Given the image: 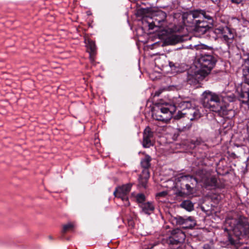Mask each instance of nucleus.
I'll return each mask as SVG.
<instances>
[{
  "mask_svg": "<svg viewBox=\"0 0 249 249\" xmlns=\"http://www.w3.org/2000/svg\"><path fill=\"white\" fill-rule=\"evenodd\" d=\"M203 96V106L217 113L220 116L224 115L226 113V107L221 101L232 102L234 99L233 95L224 96L211 91L204 92Z\"/></svg>",
  "mask_w": 249,
  "mask_h": 249,
  "instance_id": "obj_4",
  "label": "nucleus"
},
{
  "mask_svg": "<svg viewBox=\"0 0 249 249\" xmlns=\"http://www.w3.org/2000/svg\"><path fill=\"white\" fill-rule=\"evenodd\" d=\"M74 228V225L72 223H69L66 225H64L63 226L62 232L66 233L68 231L72 230Z\"/></svg>",
  "mask_w": 249,
  "mask_h": 249,
  "instance_id": "obj_23",
  "label": "nucleus"
},
{
  "mask_svg": "<svg viewBox=\"0 0 249 249\" xmlns=\"http://www.w3.org/2000/svg\"><path fill=\"white\" fill-rule=\"evenodd\" d=\"M193 106V104L190 100L182 101L178 103V107L184 112L188 110L189 108H191Z\"/></svg>",
  "mask_w": 249,
  "mask_h": 249,
  "instance_id": "obj_17",
  "label": "nucleus"
},
{
  "mask_svg": "<svg viewBox=\"0 0 249 249\" xmlns=\"http://www.w3.org/2000/svg\"><path fill=\"white\" fill-rule=\"evenodd\" d=\"M169 66L171 67V68H172L173 67H176L175 66V64L174 63H173V62H169Z\"/></svg>",
  "mask_w": 249,
  "mask_h": 249,
  "instance_id": "obj_30",
  "label": "nucleus"
},
{
  "mask_svg": "<svg viewBox=\"0 0 249 249\" xmlns=\"http://www.w3.org/2000/svg\"><path fill=\"white\" fill-rule=\"evenodd\" d=\"M185 219V217H183L179 215H177L176 216H172L171 218V221L173 225L176 226H182L183 227L184 225Z\"/></svg>",
  "mask_w": 249,
  "mask_h": 249,
  "instance_id": "obj_21",
  "label": "nucleus"
},
{
  "mask_svg": "<svg viewBox=\"0 0 249 249\" xmlns=\"http://www.w3.org/2000/svg\"><path fill=\"white\" fill-rule=\"evenodd\" d=\"M226 223L233 232V235H229L228 240L231 244L235 245V249H238L239 239L249 237V222L246 218L240 216L238 219H228Z\"/></svg>",
  "mask_w": 249,
  "mask_h": 249,
  "instance_id": "obj_2",
  "label": "nucleus"
},
{
  "mask_svg": "<svg viewBox=\"0 0 249 249\" xmlns=\"http://www.w3.org/2000/svg\"><path fill=\"white\" fill-rule=\"evenodd\" d=\"M183 41V37L178 35H172L167 39V41L170 44L175 45Z\"/></svg>",
  "mask_w": 249,
  "mask_h": 249,
  "instance_id": "obj_19",
  "label": "nucleus"
},
{
  "mask_svg": "<svg viewBox=\"0 0 249 249\" xmlns=\"http://www.w3.org/2000/svg\"><path fill=\"white\" fill-rule=\"evenodd\" d=\"M88 42L87 48L89 53V59L91 63H93L96 54V46L95 42L91 39H88Z\"/></svg>",
  "mask_w": 249,
  "mask_h": 249,
  "instance_id": "obj_14",
  "label": "nucleus"
},
{
  "mask_svg": "<svg viewBox=\"0 0 249 249\" xmlns=\"http://www.w3.org/2000/svg\"><path fill=\"white\" fill-rule=\"evenodd\" d=\"M185 187L186 189L188 191V192H191L192 190V188L191 187L189 184L186 183L185 184Z\"/></svg>",
  "mask_w": 249,
  "mask_h": 249,
  "instance_id": "obj_28",
  "label": "nucleus"
},
{
  "mask_svg": "<svg viewBox=\"0 0 249 249\" xmlns=\"http://www.w3.org/2000/svg\"><path fill=\"white\" fill-rule=\"evenodd\" d=\"M203 96V106L217 113L220 116L224 115L226 113V107L221 101L232 102L234 99L233 95L224 96L211 91L204 92Z\"/></svg>",
  "mask_w": 249,
  "mask_h": 249,
  "instance_id": "obj_3",
  "label": "nucleus"
},
{
  "mask_svg": "<svg viewBox=\"0 0 249 249\" xmlns=\"http://www.w3.org/2000/svg\"><path fill=\"white\" fill-rule=\"evenodd\" d=\"M153 132L149 126H147L143 132L142 145L144 148H149L153 145Z\"/></svg>",
  "mask_w": 249,
  "mask_h": 249,
  "instance_id": "obj_12",
  "label": "nucleus"
},
{
  "mask_svg": "<svg viewBox=\"0 0 249 249\" xmlns=\"http://www.w3.org/2000/svg\"><path fill=\"white\" fill-rule=\"evenodd\" d=\"M184 115H186L188 119H190L191 121H196L199 119L202 116L199 109L197 107H194L193 106L189 108L186 111L182 112L178 111L175 118L176 119H179L181 118Z\"/></svg>",
  "mask_w": 249,
  "mask_h": 249,
  "instance_id": "obj_11",
  "label": "nucleus"
},
{
  "mask_svg": "<svg viewBox=\"0 0 249 249\" xmlns=\"http://www.w3.org/2000/svg\"><path fill=\"white\" fill-rule=\"evenodd\" d=\"M243 59V66L249 67V53L244 54Z\"/></svg>",
  "mask_w": 249,
  "mask_h": 249,
  "instance_id": "obj_26",
  "label": "nucleus"
},
{
  "mask_svg": "<svg viewBox=\"0 0 249 249\" xmlns=\"http://www.w3.org/2000/svg\"><path fill=\"white\" fill-rule=\"evenodd\" d=\"M166 14L162 11L156 13L152 18V21L148 22L149 29L153 30L155 27L160 28L163 26L166 22Z\"/></svg>",
  "mask_w": 249,
  "mask_h": 249,
  "instance_id": "obj_10",
  "label": "nucleus"
},
{
  "mask_svg": "<svg viewBox=\"0 0 249 249\" xmlns=\"http://www.w3.org/2000/svg\"><path fill=\"white\" fill-rule=\"evenodd\" d=\"M196 225V222L193 217L185 218L183 228L184 229H192Z\"/></svg>",
  "mask_w": 249,
  "mask_h": 249,
  "instance_id": "obj_18",
  "label": "nucleus"
},
{
  "mask_svg": "<svg viewBox=\"0 0 249 249\" xmlns=\"http://www.w3.org/2000/svg\"><path fill=\"white\" fill-rule=\"evenodd\" d=\"M249 249V247H244L243 248H241V249Z\"/></svg>",
  "mask_w": 249,
  "mask_h": 249,
  "instance_id": "obj_31",
  "label": "nucleus"
},
{
  "mask_svg": "<svg viewBox=\"0 0 249 249\" xmlns=\"http://www.w3.org/2000/svg\"><path fill=\"white\" fill-rule=\"evenodd\" d=\"M142 212L145 214L150 215L153 213L155 206L152 202H147L140 205Z\"/></svg>",
  "mask_w": 249,
  "mask_h": 249,
  "instance_id": "obj_16",
  "label": "nucleus"
},
{
  "mask_svg": "<svg viewBox=\"0 0 249 249\" xmlns=\"http://www.w3.org/2000/svg\"><path fill=\"white\" fill-rule=\"evenodd\" d=\"M176 110L175 106L166 105L155 110L152 114V117L156 120L167 123L170 120Z\"/></svg>",
  "mask_w": 249,
  "mask_h": 249,
  "instance_id": "obj_7",
  "label": "nucleus"
},
{
  "mask_svg": "<svg viewBox=\"0 0 249 249\" xmlns=\"http://www.w3.org/2000/svg\"><path fill=\"white\" fill-rule=\"evenodd\" d=\"M136 200L139 203H143L145 199V196L143 194H139L136 196Z\"/></svg>",
  "mask_w": 249,
  "mask_h": 249,
  "instance_id": "obj_25",
  "label": "nucleus"
},
{
  "mask_svg": "<svg viewBox=\"0 0 249 249\" xmlns=\"http://www.w3.org/2000/svg\"><path fill=\"white\" fill-rule=\"evenodd\" d=\"M180 205L181 208L189 212H191L194 209L193 203L189 200L183 201Z\"/></svg>",
  "mask_w": 249,
  "mask_h": 249,
  "instance_id": "obj_22",
  "label": "nucleus"
},
{
  "mask_svg": "<svg viewBox=\"0 0 249 249\" xmlns=\"http://www.w3.org/2000/svg\"><path fill=\"white\" fill-rule=\"evenodd\" d=\"M220 31L222 34V38L228 46H230L233 42L235 36L234 33L228 27L222 28Z\"/></svg>",
  "mask_w": 249,
  "mask_h": 249,
  "instance_id": "obj_13",
  "label": "nucleus"
},
{
  "mask_svg": "<svg viewBox=\"0 0 249 249\" xmlns=\"http://www.w3.org/2000/svg\"><path fill=\"white\" fill-rule=\"evenodd\" d=\"M150 177L149 171L142 170L139 178V185L143 188L147 187V184Z\"/></svg>",
  "mask_w": 249,
  "mask_h": 249,
  "instance_id": "obj_15",
  "label": "nucleus"
},
{
  "mask_svg": "<svg viewBox=\"0 0 249 249\" xmlns=\"http://www.w3.org/2000/svg\"><path fill=\"white\" fill-rule=\"evenodd\" d=\"M196 177H193L190 175H180L178 177V181H186L190 182L191 184H196L198 182H202L206 187L210 186L216 187L217 186V179L214 177L209 178L206 175L205 171L199 170L196 172Z\"/></svg>",
  "mask_w": 249,
  "mask_h": 249,
  "instance_id": "obj_6",
  "label": "nucleus"
},
{
  "mask_svg": "<svg viewBox=\"0 0 249 249\" xmlns=\"http://www.w3.org/2000/svg\"><path fill=\"white\" fill-rule=\"evenodd\" d=\"M151 158L149 155H146L145 157L142 159L141 164L142 167L143 168V170L149 171L148 169L150 166V161Z\"/></svg>",
  "mask_w": 249,
  "mask_h": 249,
  "instance_id": "obj_20",
  "label": "nucleus"
},
{
  "mask_svg": "<svg viewBox=\"0 0 249 249\" xmlns=\"http://www.w3.org/2000/svg\"><path fill=\"white\" fill-rule=\"evenodd\" d=\"M197 50H201L200 57L198 58L199 69L194 74L188 76V81L194 83L198 82L208 75L214 66L216 58L212 54L213 51L206 46L201 44L194 46Z\"/></svg>",
  "mask_w": 249,
  "mask_h": 249,
  "instance_id": "obj_1",
  "label": "nucleus"
},
{
  "mask_svg": "<svg viewBox=\"0 0 249 249\" xmlns=\"http://www.w3.org/2000/svg\"><path fill=\"white\" fill-rule=\"evenodd\" d=\"M192 124L191 123H189L186 124L185 125H178V130L180 131H186L189 130L192 127Z\"/></svg>",
  "mask_w": 249,
  "mask_h": 249,
  "instance_id": "obj_24",
  "label": "nucleus"
},
{
  "mask_svg": "<svg viewBox=\"0 0 249 249\" xmlns=\"http://www.w3.org/2000/svg\"><path fill=\"white\" fill-rule=\"evenodd\" d=\"M167 195V193L166 192H161L159 193H158L156 196L157 197H164Z\"/></svg>",
  "mask_w": 249,
  "mask_h": 249,
  "instance_id": "obj_27",
  "label": "nucleus"
},
{
  "mask_svg": "<svg viewBox=\"0 0 249 249\" xmlns=\"http://www.w3.org/2000/svg\"><path fill=\"white\" fill-rule=\"evenodd\" d=\"M131 187L132 184H126L116 187L113 193L116 197L120 198L122 200L125 206H128L130 205L127 195L130 191Z\"/></svg>",
  "mask_w": 249,
  "mask_h": 249,
  "instance_id": "obj_9",
  "label": "nucleus"
},
{
  "mask_svg": "<svg viewBox=\"0 0 249 249\" xmlns=\"http://www.w3.org/2000/svg\"><path fill=\"white\" fill-rule=\"evenodd\" d=\"M242 79L244 83L241 85L240 97L244 99V103L249 102V67L243 66L242 71Z\"/></svg>",
  "mask_w": 249,
  "mask_h": 249,
  "instance_id": "obj_8",
  "label": "nucleus"
},
{
  "mask_svg": "<svg viewBox=\"0 0 249 249\" xmlns=\"http://www.w3.org/2000/svg\"><path fill=\"white\" fill-rule=\"evenodd\" d=\"M231 1L233 3L239 4L242 2V0H231Z\"/></svg>",
  "mask_w": 249,
  "mask_h": 249,
  "instance_id": "obj_29",
  "label": "nucleus"
},
{
  "mask_svg": "<svg viewBox=\"0 0 249 249\" xmlns=\"http://www.w3.org/2000/svg\"><path fill=\"white\" fill-rule=\"evenodd\" d=\"M206 19L211 20V17L205 15L203 11L196 10L183 15L184 24L188 23L189 26L194 27L198 32L205 33L210 28L209 23Z\"/></svg>",
  "mask_w": 249,
  "mask_h": 249,
  "instance_id": "obj_5",
  "label": "nucleus"
}]
</instances>
